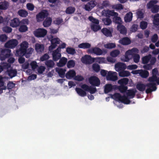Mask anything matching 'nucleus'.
I'll use <instances>...</instances> for the list:
<instances>
[{
    "mask_svg": "<svg viewBox=\"0 0 159 159\" xmlns=\"http://www.w3.org/2000/svg\"><path fill=\"white\" fill-rule=\"evenodd\" d=\"M67 59L65 57H62L60 60L59 62L57 64V66L59 67L64 66L66 63Z\"/></svg>",
    "mask_w": 159,
    "mask_h": 159,
    "instance_id": "obj_32",
    "label": "nucleus"
},
{
    "mask_svg": "<svg viewBox=\"0 0 159 159\" xmlns=\"http://www.w3.org/2000/svg\"><path fill=\"white\" fill-rule=\"evenodd\" d=\"M56 71L58 73L60 76L62 78L64 77L66 71L65 69L57 68H56Z\"/></svg>",
    "mask_w": 159,
    "mask_h": 159,
    "instance_id": "obj_33",
    "label": "nucleus"
},
{
    "mask_svg": "<svg viewBox=\"0 0 159 159\" xmlns=\"http://www.w3.org/2000/svg\"><path fill=\"white\" fill-rule=\"evenodd\" d=\"M136 90L135 89L128 90L127 92V96H122L119 93H116L113 95L112 97L115 100L125 104H129L131 102L129 99L134 97Z\"/></svg>",
    "mask_w": 159,
    "mask_h": 159,
    "instance_id": "obj_1",
    "label": "nucleus"
},
{
    "mask_svg": "<svg viewBox=\"0 0 159 159\" xmlns=\"http://www.w3.org/2000/svg\"><path fill=\"white\" fill-rule=\"evenodd\" d=\"M110 4L107 1H104L103 2L102 5L101 6L100 4L98 5V7L100 9H102L104 7H107L109 6Z\"/></svg>",
    "mask_w": 159,
    "mask_h": 159,
    "instance_id": "obj_58",
    "label": "nucleus"
},
{
    "mask_svg": "<svg viewBox=\"0 0 159 159\" xmlns=\"http://www.w3.org/2000/svg\"><path fill=\"white\" fill-rule=\"evenodd\" d=\"M48 15V11L46 10H43L36 16L37 21L40 22L42 21L44 18L47 17Z\"/></svg>",
    "mask_w": 159,
    "mask_h": 159,
    "instance_id": "obj_15",
    "label": "nucleus"
},
{
    "mask_svg": "<svg viewBox=\"0 0 159 159\" xmlns=\"http://www.w3.org/2000/svg\"><path fill=\"white\" fill-rule=\"evenodd\" d=\"M49 57V55L48 54L46 53L40 57V60L43 61L48 59Z\"/></svg>",
    "mask_w": 159,
    "mask_h": 159,
    "instance_id": "obj_64",
    "label": "nucleus"
},
{
    "mask_svg": "<svg viewBox=\"0 0 159 159\" xmlns=\"http://www.w3.org/2000/svg\"><path fill=\"white\" fill-rule=\"evenodd\" d=\"M134 61L136 63H138L140 60V56L139 54L136 53L133 56Z\"/></svg>",
    "mask_w": 159,
    "mask_h": 159,
    "instance_id": "obj_57",
    "label": "nucleus"
},
{
    "mask_svg": "<svg viewBox=\"0 0 159 159\" xmlns=\"http://www.w3.org/2000/svg\"><path fill=\"white\" fill-rule=\"evenodd\" d=\"M93 59L90 55H85L82 57L81 61L84 63L89 64L93 62Z\"/></svg>",
    "mask_w": 159,
    "mask_h": 159,
    "instance_id": "obj_18",
    "label": "nucleus"
},
{
    "mask_svg": "<svg viewBox=\"0 0 159 159\" xmlns=\"http://www.w3.org/2000/svg\"><path fill=\"white\" fill-rule=\"evenodd\" d=\"M2 30L6 33H10L12 31V29L10 27L6 26L2 28Z\"/></svg>",
    "mask_w": 159,
    "mask_h": 159,
    "instance_id": "obj_59",
    "label": "nucleus"
},
{
    "mask_svg": "<svg viewBox=\"0 0 159 159\" xmlns=\"http://www.w3.org/2000/svg\"><path fill=\"white\" fill-rule=\"evenodd\" d=\"M112 8L117 10H119L122 9L123 7L121 4H119L113 5L112 6Z\"/></svg>",
    "mask_w": 159,
    "mask_h": 159,
    "instance_id": "obj_62",
    "label": "nucleus"
},
{
    "mask_svg": "<svg viewBox=\"0 0 159 159\" xmlns=\"http://www.w3.org/2000/svg\"><path fill=\"white\" fill-rule=\"evenodd\" d=\"M45 64L48 67L52 68L54 66L55 63L53 61L49 60L45 62Z\"/></svg>",
    "mask_w": 159,
    "mask_h": 159,
    "instance_id": "obj_46",
    "label": "nucleus"
},
{
    "mask_svg": "<svg viewBox=\"0 0 159 159\" xmlns=\"http://www.w3.org/2000/svg\"><path fill=\"white\" fill-rule=\"evenodd\" d=\"M90 27L91 30L95 32H97L101 28L99 24H91Z\"/></svg>",
    "mask_w": 159,
    "mask_h": 159,
    "instance_id": "obj_31",
    "label": "nucleus"
},
{
    "mask_svg": "<svg viewBox=\"0 0 159 159\" xmlns=\"http://www.w3.org/2000/svg\"><path fill=\"white\" fill-rule=\"evenodd\" d=\"M94 61L98 62L99 64L107 63L106 60L104 57H98L93 58V62Z\"/></svg>",
    "mask_w": 159,
    "mask_h": 159,
    "instance_id": "obj_29",
    "label": "nucleus"
},
{
    "mask_svg": "<svg viewBox=\"0 0 159 159\" xmlns=\"http://www.w3.org/2000/svg\"><path fill=\"white\" fill-rule=\"evenodd\" d=\"M75 90L78 94L81 97H84L86 95V92L80 88H76Z\"/></svg>",
    "mask_w": 159,
    "mask_h": 159,
    "instance_id": "obj_37",
    "label": "nucleus"
},
{
    "mask_svg": "<svg viewBox=\"0 0 159 159\" xmlns=\"http://www.w3.org/2000/svg\"><path fill=\"white\" fill-rule=\"evenodd\" d=\"M130 40L128 37H124L119 41V43L122 45H127L131 43Z\"/></svg>",
    "mask_w": 159,
    "mask_h": 159,
    "instance_id": "obj_27",
    "label": "nucleus"
},
{
    "mask_svg": "<svg viewBox=\"0 0 159 159\" xmlns=\"http://www.w3.org/2000/svg\"><path fill=\"white\" fill-rule=\"evenodd\" d=\"M52 22V19L50 17H48L46 18L43 22V25L45 27L49 26Z\"/></svg>",
    "mask_w": 159,
    "mask_h": 159,
    "instance_id": "obj_34",
    "label": "nucleus"
},
{
    "mask_svg": "<svg viewBox=\"0 0 159 159\" xmlns=\"http://www.w3.org/2000/svg\"><path fill=\"white\" fill-rule=\"evenodd\" d=\"M29 44L28 42L24 41L20 44V48L16 51L15 55L17 56H22L25 55L26 58H29L33 52L34 49L29 47Z\"/></svg>",
    "mask_w": 159,
    "mask_h": 159,
    "instance_id": "obj_2",
    "label": "nucleus"
},
{
    "mask_svg": "<svg viewBox=\"0 0 159 159\" xmlns=\"http://www.w3.org/2000/svg\"><path fill=\"white\" fill-rule=\"evenodd\" d=\"M112 89H113V87L111 84H106L105 87V89H104L105 92L106 93H107L110 92L111 90H112Z\"/></svg>",
    "mask_w": 159,
    "mask_h": 159,
    "instance_id": "obj_50",
    "label": "nucleus"
},
{
    "mask_svg": "<svg viewBox=\"0 0 159 159\" xmlns=\"http://www.w3.org/2000/svg\"><path fill=\"white\" fill-rule=\"evenodd\" d=\"M89 82L91 84L95 86H98L100 83L99 79L95 76H92L89 78Z\"/></svg>",
    "mask_w": 159,
    "mask_h": 159,
    "instance_id": "obj_14",
    "label": "nucleus"
},
{
    "mask_svg": "<svg viewBox=\"0 0 159 159\" xmlns=\"http://www.w3.org/2000/svg\"><path fill=\"white\" fill-rule=\"evenodd\" d=\"M106 79L108 80L112 81L116 80L118 79L117 73L111 71H109L107 73Z\"/></svg>",
    "mask_w": 159,
    "mask_h": 159,
    "instance_id": "obj_11",
    "label": "nucleus"
},
{
    "mask_svg": "<svg viewBox=\"0 0 159 159\" xmlns=\"http://www.w3.org/2000/svg\"><path fill=\"white\" fill-rule=\"evenodd\" d=\"M104 52L105 53L107 52L106 50H102L101 49L95 47L91 48L88 50V53L90 54L94 53L97 55H101Z\"/></svg>",
    "mask_w": 159,
    "mask_h": 159,
    "instance_id": "obj_8",
    "label": "nucleus"
},
{
    "mask_svg": "<svg viewBox=\"0 0 159 159\" xmlns=\"http://www.w3.org/2000/svg\"><path fill=\"white\" fill-rule=\"evenodd\" d=\"M102 20L105 25H109L112 23V21L111 19L108 18L103 19Z\"/></svg>",
    "mask_w": 159,
    "mask_h": 159,
    "instance_id": "obj_56",
    "label": "nucleus"
},
{
    "mask_svg": "<svg viewBox=\"0 0 159 159\" xmlns=\"http://www.w3.org/2000/svg\"><path fill=\"white\" fill-rule=\"evenodd\" d=\"M44 46L43 44L36 43L35 45V49L37 52L41 53L43 51Z\"/></svg>",
    "mask_w": 159,
    "mask_h": 159,
    "instance_id": "obj_25",
    "label": "nucleus"
},
{
    "mask_svg": "<svg viewBox=\"0 0 159 159\" xmlns=\"http://www.w3.org/2000/svg\"><path fill=\"white\" fill-rule=\"evenodd\" d=\"M75 11V7H68L66 11V13L68 14H71L74 13Z\"/></svg>",
    "mask_w": 159,
    "mask_h": 159,
    "instance_id": "obj_52",
    "label": "nucleus"
},
{
    "mask_svg": "<svg viewBox=\"0 0 159 159\" xmlns=\"http://www.w3.org/2000/svg\"><path fill=\"white\" fill-rule=\"evenodd\" d=\"M112 31L113 30L112 28L109 29L107 28H103L102 30V32L107 37H111Z\"/></svg>",
    "mask_w": 159,
    "mask_h": 159,
    "instance_id": "obj_23",
    "label": "nucleus"
},
{
    "mask_svg": "<svg viewBox=\"0 0 159 159\" xmlns=\"http://www.w3.org/2000/svg\"><path fill=\"white\" fill-rule=\"evenodd\" d=\"M126 68V66L125 63L118 62L116 63L115 65V70L117 72L124 70Z\"/></svg>",
    "mask_w": 159,
    "mask_h": 159,
    "instance_id": "obj_17",
    "label": "nucleus"
},
{
    "mask_svg": "<svg viewBox=\"0 0 159 159\" xmlns=\"http://www.w3.org/2000/svg\"><path fill=\"white\" fill-rule=\"evenodd\" d=\"M129 80L128 78H124L118 80V83L121 85H126L128 82Z\"/></svg>",
    "mask_w": 159,
    "mask_h": 159,
    "instance_id": "obj_45",
    "label": "nucleus"
},
{
    "mask_svg": "<svg viewBox=\"0 0 159 159\" xmlns=\"http://www.w3.org/2000/svg\"><path fill=\"white\" fill-rule=\"evenodd\" d=\"M96 4L97 3L95 1H91L85 5L84 8L86 11H90L94 7Z\"/></svg>",
    "mask_w": 159,
    "mask_h": 159,
    "instance_id": "obj_20",
    "label": "nucleus"
},
{
    "mask_svg": "<svg viewBox=\"0 0 159 159\" xmlns=\"http://www.w3.org/2000/svg\"><path fill=\"white\" fill-rule=\"evenodd\" d=\"M136 14L138 18H142L144 17L143 12L142 11V10H138L136 11Z\"/></svg>",
    "mask_w": 159,
    "mask_h": 159,
    "instance_id": "obj_55",
    "label": "nucleus"
},
{
    "mask_svg": "<svg viewBox=\"0 0 159 159\" xmlns=\"http://www.w3.org/2000/svg\"><path fill=\"white\" fill-rule=\"evenodd\" d=\"M8 79V77H2L1 76H0V87H2V89H6V86L4 85V83L3 82V81L5 80H7Z\"/></svg>",
    "mask_w": 159,
    "mask_h": 159,
    "instance_id": "obj_42",
    "label": "nucleus"
},
{
    "mask_svg": "<svg viewBox=\"0 0 159 159\" xmlns=\"http://www.w3.org/2000/svg\"><path fill=\"white\" fill-rule=\"evenodd\" d=\"M61 51L60 48H58L56 50L52 51V55L53 60L54 61H58L61 57Z\"/></svg>",
    "mask_w": 159,
    "mask_h": 159,
    "instance_id": "obj_13",
    "label": "nucleus"
},
{
    "mask_svg": "<svg viewBox=\"0 0 159 159\" xmlns=\"http://www.w3.org/2000/svg\"><path fill=\"white\" fill-rule=\"evenodd\" d=\"M11 51L7 49H2L0 52V60L1 61L5 60L6 58L11 55Z\"/></svg>",
    "mask_w": 159,
    "mask_h": 159,
    "instance_id": "obj_6",
    "label": "nucleus"
},
{
    "mask_svg": "<svg viewBox=\"0 0 159 159\" xmlns=\"http://www.w3.org/2000/svg\"><path fill=\"white\" fill-rule=\"evenodd\" d=\"M142 62L144 64L148 63L149 61L151 64H154L156 61V59L155 57H152L151 55H149L144 56L142 58Z\"/></svg>",
    "mask_w": 159,
    "mask_h": 159,
    "instance_id": "obj_9",
    "label": "nucleus"
},
{
    "mask_svg": "<svg viewBox=\"0 0 159 159\" xmlns=\"http://www.w3.org/2000/svg\"><path fill=\"white\" fill-rule=\"evenodd\" d=\"M133 14L131 12H129L127 13L124 17V20L126 22H130L132 19Z\"/></svg>",
    "mask_w": 159,
    "mask_h": 159,
    "instance_id": "obj_30",
    "label": "nucleus"
},
{
    "mask_svg": "<svg viewBox=\"0 0 159 159\" xmlns=\"http://www.w3.org/2000/svg\"><path fill=\"white\" fill-rule=\"evenodd\" d=\"M30 64L33 70H34L38 66L37 62L35 61H32Z\"/></svg>",
    "mask_w": 159,
    "mask_h": 159,
    "instance_id": "obj_61",
    "label": "nucleus"
},
{
    "mask_svg": "<svg viewBox=\"0 0 159 159\" xmlns=\"http://www.w3.org/2000/svg\"><path fill=\"white\" fill-rule=\"evenodd\" d=\"M139 52V50L137 48H133L126 52L124 57L121 58V60L124 62H128L132 59L133 56L136 53Z\"/></svg>",
    "mask_w": 159,
    "mask_h": 159,
    "instance_id": "obj_3",
    "label": "nucleus"
},
{
    "mask_svg": "<svg viewBox=\"0 0 159 159\" xmlns=\"http://www.w3.org/2000/svg\"><path fill=\"white\" fill-rule=\"evenodd\" d=\"M45 67L43 66H40L37 69L38 73L39 74H42L45 71Z\"/></svg>",
    "mask_w": 159,
    "mask_h": 159,
    "instance_id": "obj_63",
    "label": "nucleus"
},
{
    "mask_svg": "<svg viewBox=\"0 0 159 159\" xmlns=\"http://www.w3.org/2000/svg\"><path fill=\"white\" fill-rule=\"evenodd\" d=\"M18 13L20 16L23 17H26L28 15L27 11L23 9L19 10L18 12Z\"/></svg>",
    "mask_w": 159,
    "mask_h": 159,
    "instance_id": "obj_39",
    "label": "nucleus"
},
{
    "mask_svg": "<svg viewBox=\"0 0 159 159\" xmlns=\"http://www.w3.org/2000/svg\"><path fill=\"white\" fill-rule=\"evenodd\" d=\"M105 48L107 49H112L116 47V44L114 43H109L104 45Z\"/></svg>",
    "mask_w": 159,
    "mask_h": 159,
    "instance_id": "obj_51",
    "label": "nucleus"
},
{
    "mask_svg": "<svg viewBox=\"0 0 159 159\" xmlns=\"http://www.w3.org/2000/svg\"><path fill=\"white\" fill-rule=\"evenodd\" d=\"M76 75L75 71L73 70H71L67 72L66 75V78L68 79H71L74 77Z\"/></svg>",
    "mask_w": 159,
    "mask_h": 159,
    "instance_id": "obj_26",
    "label": "nucleus"
},
{
    "mask_svg": "<svg viewBox=\"0 0 159 159\" xmlns=\"http://www.w3.org/2000/svg\"><path fill=\"white\" fill-rule=\"evenodd\" d=\"M66 52L68 54L71 55H73L75 53V50L74 48L70 47L67 48Z\"/></svg>",
    "mask_w": 159,
    "mask_h": 159,
    "instance_id": "obj_60",
    "label": "nucleus"
},
{
    "mask_svg": "<svg viewBox=\"0 0 159 159\" xmlns=\"http://www.w3.org/2000/svg\"><path fill=\"white\" fill-rule=\"evenodd\" d=\"M120 54V51L117 49H115L112 51L110 53V55L113 57H116Z\"/></svg>",
    "mask_w": 159,
    "mask_h": 159,
    "instance_id": "obj_41",
    "label": "nucleus"
},
{
    "mask_svg": "<svg viewBox=\"0 0 159 159\" xmlns=\"http://www.w3.org/2000/svg\"><path fill=\"white\" fill-rule=\"evenodd\" d=\"M152 77H149L148 79V81L150 83L153 82L154 80H157V76L158 75V72L157 68H154L152 70Z\"/></svg>",
    "mask_w": 159,
    "mask_h": 159,
    "instance_id": "obj_22",
    "label": "nucleus"
},
{
    "mask_svg": "<svg viewBox=\"0 0 159 159\" xmlns=\"http://www.w3.org/2000/svg\"><path fill=\"white\" fill-rule=\"evenodd\" d=\"M153 23L155 25H159V14H157L154 16Z\"/></svg>",
    "mask_w": 159,
    "mask_h": 159,
    "instance_id": "obj_49",
    "label": "nucleus"
},
{
    "mask_svg": "<svg viewBox=\"0 0 159 159\" xmlns=\"http://www.w3.org/2000/svg\"><path fill=\"white\" fill-rule=\"evenodd\" d=\"M118 14L117 16H113L114 17L113 19V21L116 23L121 25L122 23L121 18L118 16Z\"/></svg>",
    "mask_w": 159,
    "mask_h": 159,
    "instance_id": "obj_40",
    "label": "nucleus"
},
{
    "mask_svg": "<svg viewBox=\"0 0 159 159\" xmlns=\"http://www.w3.org/2000/svg\"><path fill=\"white\" fill-rule=\"evenodd\" d=\"M89 20L91 22V24H99V22L98 20L92 16H90L89 17Z\"/></svg>",
    "mask_w": 159,
    "mask_h": 159,
    "instance_id": "obj_53",
    "label": "nucleus"
},
{
    "mask_svg": "<svg viewBox=\"0 0 159 159\" xmlns=\"http://www.w3.org/2000/svg\"><path fill=\"white\" fill-rule=\"evenodd\" d=\"M132 73L134 74H139V75L142 78H146L149 75V72L147 70H139L132 72Z\"/></svg>",
    "mask_w": 159,
    "mask_h": 159,
    "instance_id": "obj_12",
    "label": "nucleus"
},
{
    "mask_svg": "<svg viewBox=\"0 0 159 159\" xmlns=\"http://www.w3.org/2000/svg\"><path fill=\"white\" fill-rule=\"evenodd\" d=\"M20 22L18 18H15L9 21L10 25L13 28H16L18 26Z\"/></svg>",
    "mask_w": 159,
    "mask_h": 159,
    "instance_id": "obj_21",
    "label": "nucleus"
},
{
    "mask_svg": "<svg viewBox=\"0 0 159 159\" xmlns=\"http://www.w3.org/2000/svg\"><path fill=\"white\" fill-rule=\"evenodd\" d=\"M9 6L8 3L6 1H4L0 2V9L6 10Z\"/></svg>",
    "mask_w": 159,
    "mask_h": 159,
    "instance_id": "obj_38",
    "label": "nucleus"
},
{
    "mask_svg": "<svg viewBox=\"0 0 159 159\" xmlns=\"http://www.w3.org/2000/svg\"><path fill=\"white\" fill-rule=\"evenodd\" d=\"M158 2L157 0H151L147 5V7L148 9H151L152 7L157 5L156 4Z\"/></svg>",
    "mask_w": 159,
    "mask_h": 159,
    "instance_id": "obj_35",
    "label": "nucleus"
},
{
    "mask_svg": "<svg viewBox=\"0 0 159 159\" xmlns=\"http://www.w3.org/2000/svg\"><path fill=\"white\" fill-rule=\"evenodd\" d=\"M18 41L16 39H11L5 43V47L8 48H13L18 45Z\"/></svg>",
    "mask_w": 159,
    "mask_h": 159,
    "instance_id": "obj_10",
    "label": "nucleus"
},
{
    "mask_svg": "<svg viewBox=\"0 0 159 159\" xmlns=\"http://www.w3.org/2000/svg\"><path fill=\"white\" fill-rule=\"evenodd\" d=\"M156 83L159 84V77L157 80L154 81L153 82H152L150 83L147 84L146 86L148 87L146 90V93H151L152 91H154L156 89Z\"/></svg>",
    "mask_w": 159,
    "mask_h": 159,
    "instance_id": "obj_5",
    "label": "nucleus"
},
{
    "mask_svg": "<svg viewBox=\"0 0 159 159\" xmlns=\"http://www.w3.org/2000/svg\"><path fill=\"white\" fill-rule=\"evenodd\" d=\"M117 30L122 34H125L127 32L126 29L123 25H119L117 27Z\"/></svg>",
    "mask_w": 159,
    "mask_h": 159,
    "instance_id": "obj_36",
    "label": "nucleus"
},
{
    "mask_svg": "<svg viewBox=\"0 0 159 159\" xmlns=\"http://www.w3.org/2000/svg\"><path fill=\"white\" fill-rule=\"evenodd\" d=\"M2 66H0V73L4 69H7L10 66V64L6 63H2Z\"/></svg>",
    "mask_w": 159,
    "mask_h": 159,
    "instance_id": "obj_48",
    "label": "nucleus"
},
{
    "mask_svg": "<svg viewBox=\"0 0 159 159\" xmlns=\"http://www.w3.org/2000/svg\"><path fill=\"white\" fill-rule=\"evenodd\" d=\"M81 87L85 91L89 92L91 94H93L96 91V89L95 87L89 86L85 84L82 85Z\"/></svg>",
    "mask_w": 159,
    "mask_h": 159,
    "instance_id": "obj_16",
    "label": "nucleus"
},
{
    "mask_svg": "<svg viewBox=\"0 0 159 159\" xmlns=\"http://www.w3.org/2000/svg\"><path fill=\"white\" fill-rule=\"evenodd\" d=\"M75 64V61L71 60L68 61L67 63V66L68 68H70L74 67Z\"/></svg>",
    "mask_w": 159,
    "mask_h": 159,
    "instance_id": "obj_47",
    "label": "nucleus"
},
{
    "mask_svg": "<svg viewBox=\"0 0 159 159\" xmlns=\"http://www.w3.org/2000/svg\"><path fill=\"white\" fill-rule=\"evenodd\" d=\"M130 75V73L126 70H123L120 71L119 73V75L122 77H127Z\"/></svg>",
    "mask_w": 159,
    "mask_h": 159,
    "instance_id": "obj_44",
    "label": "nucleus"
},
{
    "mask_svg": "<svg viewBox=\"0 0 159 159\" xmlns=\"http://www.w3.org/2000/svg\"><path fill=\"white\" fill-rule=\"evenodd\" d=\"M102 16H104L109 17L111 16H117L118 15V13L115 12L114 11L105 10L102 11Z\"/></svg>",
    "mask_w": 159,
    "mask_h": 159,
    "instance_id": "obj_19",
    "label": "nucleus"
},
{
    "mask_svg": "<svg viewBox=\"0 0 159 159\" xmlns=\"http://www.w3.org/2000/svg\"><path fill=\"white\" fill-rule=\"evenodd\" d=\"M47 31L43 28H39L36 29L34 32V35L38 38L44 37L47 34Z\"/></svg>",
    "mask_w": 159,
    "mask_h": 159,
    "instance_id": "obj_7",
    "label": "nucleus"
},
{
    "mask_svg": "<svg viewBox=\"0 0 159 159\" xmlns=\"http://www.w3.org/2000/svg\"><path fill=\"white\" fill-rule=\"evenodd\" d=\"M10 66L11 65H10V66L7 69V71L8 72L9 76L11 78H12L16 75L17 72L16 70L11 69Z\"/></svg>",
    "mask_w": 159,
    "mask_h": 159,
    "instance_id": "obj_24",
    "label": "nucleus"
},
{
    "mask_svg": "<svg viewBox=\"0 0 159 159\" xmlns=\"http://www.w3.org/2000/svg\"><path fill=\"white\" fill-rule=\"evenodd\" d=\"M91 46V44L89 43L85 42V43H82L80 44H79L78 45V47L79 48L85 49H90V48Z\"/></svg>",
    "mask_w": 159,
    "mask_h": 159,
    "instance_id": "obj_28",
    "label": "nucleus"
},
{
    "mask_svg": "<svg viewBox=\"0 0 159 159\" xmlns=\"http://www.w3.org/2000/svg\"><path fill=\"white\" fill-rule=\"evenodd\" d=\"M28 27L26 25H20L19 29V30L20 32H24L28 30Z\"/></svg>",
    "mask_w": 159,
    "mask_h": 159,
    "instance_id": "obj_54",
    "label": "nucleus"
},
{
    "mask_svg": "<svg viewBox=\"0 0 159 159\" xmlns=\"http://www.w3.org/2000/svg\"><path fill=\"white\" fill-rule=\"evenodd\" d=\"M51 37V38H49V40L51 43V45L49 47V50L50 51L55 48L57 45L61 42V41L58 38H54L52 36Z\"/></svg>",
    "mask_w": 159,
    "mask_h": 159,
    "instance_id": "obj_4",
    "label": "nucleus"
},
{
    "mask_svg": "<svg viewBox=\"0 0 159 159\" xmlns=\"http://www.w3.org/2000/svg\"><path fill=\"white\" fill-rule=\"evenodd\" d=\"M137 88L141 91H144L146 88V85L140 83H138L136 85Z\"/></svg>",
    "mask_w": 159,
    "mask_h": 159,
    "instance_id": "obj_43",
    "label": "nucleus"
}]
</instances>
